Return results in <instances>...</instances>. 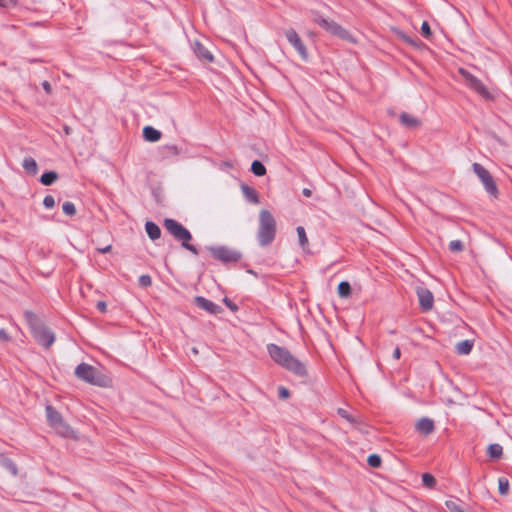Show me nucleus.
<instances>
[{
	"mask_svg": "<svg viewBox=\"0 0 512 512\" xmlns=\"http://www.w3.org/2000/svg\"><path fill=\"white\" fill-rule=\"evenodd\" d=\"M9 468H10V471L12 472L13 475L17 474V468H16V466L13 463L9 464Z\"/></svg>",
	"mask_w": 512,
	"mask_h": 512,
	"instance_id": "44",
	"label": "nucleus"
},
{
	"mask_svg": "<svg viewBox=\"0 0 512 512\" xmlns=\"http://www.w3.org/2000/svg\"><path fill=\"white\" fill-rule=\"evenodd\" d=\"M449 249L454 253L462 252L464 250V244L460 240H452L449 243Z\"/></svg>",
	"mask_w": 512,
	"mask_h": 512,
	"instance_id": "29",
	"label": "nucleus"
},
{
	"mask_svg": "<svg viewBox=\"0 0 512 512\" xmlns=\"http://www.w3.org/2000/svg\"><path fill=\"white\" fill-rule=\"evenodd\" d=\"M0 340L3 342H8L10 340L8 333L4 329H0Z\"/></svg>",
	"mask_w": 512,
	"mask_h": 512,
	"instance_id": "39",
	"label": "nucleus"
},
{
	"mask_svg": "<svg viewBox=\"0 0 512 512\" xmlns=\"http://www.w3.org/2000/svg\"><path fill=\"white\" fill-rule=\"evenodd\" d=\"M13 5H15L14 0H0V7L8 8Z\"/></svg>",
	"mask_w": 512,
	"mask_h": 512,
	"instance_id": "38",
	"label": "nucleus"
},
{
	"mask_svg": "<svg viewBox=\"0 0 512 512\" xmlns=\"http://www.w3.org/2000/svg\"><path fill=\"white\" fill-rule=\"evenodd\" d=\"M225 303H227V306L230 307V309H234V307L232 306V304L228 303V300H225Z\"/></svg>",
	"mask_w": 512,
	"mask_h": 512,
	"instance_id": "50",
	"label": "nucleus"
},
{
	"mask_svg": "<svg viewBox=\"0 0 512 512\" xmlns=\"http://www.w3.org/2000/svg\"><path fill=\"white\" fill-rule=\"evenodd\" d=\"M242 191L249 201H251L254 204L259 203L258 193L255 191V189L249 186H243Z\"/></svg>",
	"mask_w": 512,
	"mask_h": 512,
	"instance_id": "23",
	"label": "nucleus"
},
{
	"mask_svg": "<svg viewBox=\"0 0 512 512\" xmlns=\"http://www.w3.org/2000/svg\"><path fill=\"white\" fill-rule=\"evenodd\" d=\"M459 74L464 78L466 85L485 99L491 98V93L484 83L467 70L460 68Z\"/></svg>",
	"mask_w": 512,
	"mask_h": 512,
	"instance_id": "9",
	"label": "nucleus"
},
{
	"mask_svg": "<svg viewBox=\"0 0 512 512\" xmlns=\"http://www.w3.org/2000/svg\"><path fill=\"white\" fill-rule=\"evenodd\" d=\"M313 21L322 27L328 33L337 36L338 38L345 40L347 42L355 43L356 39L353 35L340 24L335 22L332 19L325 18L318 12H313Z\"/></svg>",
	"mask_w": 512,
	"mask_h": 512,
	"instance_id": "5",
	"label": "nucleus"
},
{
	"mask_svg": "<svg viewBox=\"0 0 512 512\" xmlns=\"http://www.w3.org/2000/svg\"><path fill=\"white\" fill-rule=\"evenodd\" d=\"M58 178V174L54 171L45 172L41 176V183L45 186L53 184Z\"/></svg>",
	"mask_w": 512,
	"mask_h": 512,
	"instance_id": "25",
	"label": "nucleus"
},
{
	"mask_svg": "<svg viewBox=\"0 0 512 512\" xmlns=\"http://www.w3.org/2000/svg\"><path fill=\"white\" fill-rule=\"evenodd\" d=\"M193 51L198 58L209 62L213 61V55L200 42L196 41L193 44Z\"/></svg>",
	"mask_w": 512,
	"mask_h": 512,
	"instance_id": "15",
	"label": "nucleus"
},
{
	"mask_svg": "<svg viewBox=\"0 0 512 512\" xmlns=\"http://www.w3.org/2000/svg\"><path fill=\"white\" fill-rule=\"evenodd\" d=\"M193 353L197 354L198 350L196 348L193 349Z\"/></svg>",
	"mask_w": 512,
	"mask_h": 512,
	"instance_id": "52",
	"label": "nucleus"
},
{
	"mask_svg": "<svg viewBox=\"0 0 512 512\" xmlns=\"http://www.w3.org/2000/svg\"><path fill=\"white\" fill-rule=\"evenodd\" d=\"M422 482L425 486L432 488V487H434L436 480L433 475H431L429 473H424L422 475Z\"/></svg>",
	"mask_w": 512,
	"mask_h": 512,
	"instance_id": "31",
	"label": "nucleus"
},
{
	"mask_svg": "<svg viewBox=\"0 0 512 512\" xmlns=\"http://www.w3.org/2000/svg\"><path fill=\"white\" fill-rule=\"evenodd\" d=\"M472 168L474 173L482 182L487 193L493 197H497L498 188L490 172L479 163H473Z\"/></svg>",
	"mask_w": 512,
	"mask_h": 512,
	"instance_id": "8",
	"label": "nucleus"
},
{
	"mask_svg": "<svg viewBox=\"0 0 512 512\" xmlns=\"http://www.w3.org/2000/svg\"><path fill=\"white\" fill-rule=\"evenodd\" d=\"M139 284L142 287H149L152 284V279L149 275H142L139 277Z\"/></svg>",
	"mask_w": 512,
	"mask_h": 512,
	"instance_id": "36",
	"label": "nucleus"
},
{
	"mask_svg": "<svg viewBox=\"0 0 512 512\" xmlns=\"http://www.w3.org/2000/svg\"><path fill=\"white\" fill-rule=\"evenodd\" d=\"M97 308H98L101 312H103V313H104V312H106V308H107L106 303H105V302H103V301H99V302L97 303Z\"/></svg>",
	"mask_w": 512,
	"mask_h": 512,
	"instance_id": "40",
	"label": "nucleus"
},
{
	"mask_svg": "<svg viewBox=\"0 0 512 512\" xmlns=\"http://www.w3.org/2000/svg\"><path fill=\"white\" fill-rule=\"evenodd\" d=\"M22 166L28 174L36 175L38 173L37 162L32 157L25 158L23 160Z\"/></svg>",
	"mask_w": 512,
	"mask_h": 512,
	"instance_id": "20",
	"label": "nucleus"
},
{
	"mask_svg": "<svg viewBox=\"0 0 512 512\" xmlns=\"http://www.w3.org/2000/svg\"><path fill=\"white\" fill-rule=\"evenodd\" d=\"M416 292L422 310L430 311L434 304V297L432 292L424 287H418Z\"/></svg>",
	"mask_w": 512,
	"mask_h": 512,
	"instance_id": "12",
	"label": "nucleus"
},
{
	"mask_svg": "<svg viewBox=\"0 0 512 512\" xmlns=\"http://www.w3.org/2000/svg\"><path fill=\"white\" fill-rule=\"evenodd\" d=\"M285 36L288 42L296 49L300 57L303 60H307L308 52L298 33L294 29H289L285 32Z\"/></svg>",
	"mask_w": 512,
	"mask_h": 512,
	"instance_id": "10",
	"label": "nucleus"
},
{
	"mask_svg": "<svg viewBox=\"0 0 512 512\" xmlns=\"http://www.w3.org/2000/svg\"><path fill=\"white\" fill-rule=\"evenodd\" d=\"M75 374L79 379L92 385L107 387L111 383L109 377L102 374L96 367L86 363L79 364L75 369Z\"/></svg>",
	"mask_w": 512,
	"mask_h": 512,
	"instance_id": "4",
	"label": "nucleus"
},
{
	"mask_svg": "<svg viewBox=\"0 0 512 512\" xmlns=\"http://www.w3.org/2000/svg\"><path fill=\"white\" fill-rule=\"evenodd\" d=\"M225 303H227V306L230 307V309H234V307L232 306V304L228 303V300H225Z\"/></svg>",
	"mask_w": 512,
	"mask_h": 512,
	"instance_id": "48",
	"label": "nucleus"
},
{
	"mask_svg": "<svg viewBox=\"0 0 512 512\" xmlns=\"http://www.w3.org/2000/svg\"><path fill=\"white\" fill-rule=\"evenodd\" d=\"M42 86L47 93H51V85L48 81H44Z\"/></svg>",
	"mask_w": 512,
	"mask_h": 512,
	"instance_id": "42",
	"label": "nucleus"
},
{
	"mask_svg": "<svg viewBox=\"0 0 512 512\" xmlns=\"http://www.w3.org/2000/svg\"><path fill=\"white\" fill-rule=\"evenodd\" d=\"M225 303H227V306L230 307V309H234V307L232 306V304L228 303V300H225Z\"/></svg>",
	"mask_w": 512,
	"mask_h": 512,
	"instance_id": "49",
	"label": "nucleus"
},
{
	"mask_svg": "<svg viewBox=\"0 0 512 512\" xmlns=\"http://www.w3.org/2000/svg\"><path fill=\"white\" fill-rule=\"evenodd\" d=\"M111 248H112L111 245H107L106 247L99 249V252L100 253H107V252L111 251Z\"/></svg>",
	"mask_w": 512,
	"mask_h": 512,
	"instance_id": "43",
	"label": "nucleus"
},
{
	"mask_svg": "<svg viewBox=\"0 0 512 512\" xmlns=\"http://www.w3.org/2000/svg\"><path fill=\"white\" fill-rule=\"evenodd\" d=\"M225 303H227V306L230 307V309H234V307L232 306V304L228 303V300H225Z\"/></svg>",
	"mask_w": 512,
	"mask_h": 512,
	"instance_id": "46",
	"label": "nucleus"
},
{
	"mask_svg": "<svg viewBox=\"0 0 512 512\" xmlns=\"http://www.w3.org/2000/svg\"><path fill=\"white\" fill-rule=\"evenodd\" d=\"M337 292L340 298H348L351 295V286L349 282H340L337 288Z\"/></svg>",
	"mask_w": 512,
	"mask_h": 512,
	"instance_id": "24",
	"label": "nucleus"
},
{
	"mask_svg": "<svg viewBox=\"0 0 512 512\" xmlns=\"http://www.w3.org/2000/svg\"><path fill=\"white\" fill-rule=\"evenodd\" d=\"M211 253L214 258L223 262H236L241 258L239 252L226 247L212 248Z\"/></svg>",
	"mask_w": 512,
	"mask_h": 512,
	"instance_id": "11",
	"label": "nucleus"
},
{
	"mask_svg": "<svg viewBox=\"0 0 512 512\" xmlns=\"http://www.w3.org/2000/svg\"><path fill=\"white\" fill-rule=\"evenodd\" d=\"M400 357H401V351H400V349H399L398 347H396V348L394 349V351H393V358H394L395 360H399V359H400Z\"/></svg>",
	"mask_w": 512,
	"mask_h": 512,
	"instance_id": "41",
	"label": "nucleus"
},
{
	"mask_svg": "<svg viewBox=\"0 0 512 512\" xmlns=\"http://www.w3.org/2000/svg\"><path fill=\"white\" fill-rule=\"evenodd\" d=\"M225 303H227V306L230 307V309H234V307L232 306V304L228 303V300H225Z\"/></svg>",
	"mask_w": 512,
	"mask_h": 512,
	"instance_id": "47",
	"label": "nucleus"
},
{
	"mask_svg": "<svg viewBox=\"0 0 512 512\" xmlns=\"http://www.w3.org/2000/svg\"><path fill=\"white\" fill-rule=\"evenodd\" d=\"M337 413L340 417L344 418L345 420H347L349 423L353 424L354 426H357L358 424H360V420L358 418L354 417L353 415L349 414L348 411L345 410L344 408H338Z\"/></svg>",
	"mask_w": 512,
	"mask_h": 512,
	"instance_id": "26",
	"label": "nucleus"
},
{
	"mask_svg": "<svg viewBox=\"0 0 512 512\" xmlns=\"http://www.w3.org/2000/svg\"><path fill=\"white\" fill-rule=\"evenodd\" d=\"M421 34L426 39H429L432 36V31L427 21H424L421 25Z\"/></svg>",
	"mask_w": 512,
	"mask_h": 512,
	"instance_id": "32",
	"label": "nucleus"
},
{
	"mask_svg": "<svg viewBox=\"0 0 512 512\" xmlns=\"http://www.w3.org/2000/svg\"><path fill=\"white\" fill-rule=\"evenodd\" d=\"M400 121L403 125H405L409 128H415L420 125V121L418 118H416L410 114H407V113H402L400 115Z\"/></svg>",
	"mask_w": 512,
	"mask_h": 512,
	"instance_id": "19",
	"label": "nucleus"
},
{
	"mask_svg": "<svg viewBox=\"0 0 512 512\" xmlns=\"http://www.w3.org/2000/svg\"><path fill=\"white\" fill-rule=\"evenodd\" d=\"M368 464L371 467H379L381 464V458L378 455H370L368 457Z\"/></svg>",
	"mask_w": 512,
	"mask_h": 512,
	"instance_id": "34",
	"label": "nucleus"
},
{
	"mask_svg": "<svg viewBox=\"0 0 512 512\" xmlns=\"http://www.w3.org/2000/svg\"><path fill=\"white\" fill-rule=\"evenodd\" d=\"M62 209L66 215L73 216L76 214V208L72 202H69V201L65 202L62 205Z\"/></svg>",
	"mask_w": 512,
	"mask_h": 512,
	"instance_id": "30",
	"label": "nucleus"
},
{
	"mask_svg": "<svg viewBox=\"0 0 512 512\" xmlns=\"http://www.w3.org/2000/svg\"><path fill=\"white\" fill-rule=\"evenodd\" d=\"M165 229L177 240L182 242V246L193 254L197 255V249L189 244L192 236L191 233L179 222L174 219H165L164 221Z\"/></svg>",
	"mask_w": 512,
	"mask_h": 512,
	"instance_id": "6",
	"label": "nucleus"
},
{
	"mask_svg": "<svg viewBox=\"0 0 512 512\" xmlns=\"http://www.w3.org/2000/svg\"><path fill=\"white\" fill-rule=\"evenodd\" d=\"M296 232L298 235L299 244L302 247L303 250L308 251L309 250V240L306 235L305 229L302 226H298L296 228Z\"/></svg>",
	"mask_w": 512,
	"mask_h": 512,
	"instance_id": "21",
	"label": "nucleus"
},
{
	"mask_svg": "<svg viewBox=\"0 0 512 512\" xmlns=\"http://www.w3.org/2000/svg\"><path fill=\"white\" fill-rule=\"evenodd\" d=\"M415 428L419 433L427 436L434 431L435 426L433 420L424 417L417 421Z\"/></svg>",
	"mask_w": 512,
	"mask_h": 512,
	"instance_id": "14",
	"label": "nucleus"
},
{
	"mask_svg": "<svg viewBox=\"0 0 512 512\" xmlns=\"http://www.w3.org/2000/svg\"><path fill=\"white\" fill-rule=\"evenodd\" d=\"M46 415L49 422V425L56 430L62 436L65 437H73L74 431L71 429L69 425H67L60 413L55 410L52 406L46 407Z\"/></svg>",
	"mask_w": 512,
	"mask_h": 512,
	"instance_id": "7",
	"label": "nucleus"
},
{
	"mask_svg": "<svg viewBox=\"0 0 512 512\" xmlns=\"http://www.w3.org/2000/svg\"><path fill=\"white\" fill-rule=\"evenodd\" d=\"M171 149H172L175 153H177V152H178V151H177V147H176V146H172V147H171Z\"/></svg>",
	"mask_w": 512,
	"mask_h": 512,
	"instance_id": "51",
	"label": "nucleus"
},
{
	"mask_svg": "<svg viewBox=\"0 0 512 512\" xmlns=\"http://www.w3.org/2000/svg\"><path fill=\"white\" fill-rule=\"evenodd\" d=\"M267 351L269 356L279 366L287 369L297 376H304L306 374L305 365L293 356L285 347L270 343L267 345Z\"/></svg>",
	"mask_w": 512,
	"mask_h": 512,
	"instance_id": "1",
	"label": "nucleus"
},
{
	"mask_svg": "<svg viewBox=\"0 0 512 512\" xmlns=\"http://www.w3.org/2000/svg\"><path fill=\"white\" fill-rule=\"evenodd\" d=\"M43 205L48 208V209H51L55 206V199L52 195H46L43 199Z\"/></svg>",
	"mask_w": 512,
	"mask_h": 512,
	"instance_id": "35",
	"label": "nucleus"
},
{
	"mask_svg": "<svg viewBox=\"0 0 512 512\" xmlns=\"http://www.w3.org/2000/svg\"><path fill=\"white\" fill-rule=\"evenodd\" d=\"M251 171L256 176H264L266 174L265 166L260 161H258V160H255V161L252 162Z\"/></svg>",
	"mask_w": 512,
	"mask_h": 512,
	"instance_id": "27",
	"label": "nucleus"
},
{
	"mask_svg": "<svg viewBox=\"0 0 512 512\" xmlns=\"http://www.w3.org/2000/svg\"><path fill=\"white\" fill-rule=\"evenodd\" d=\"M302 192H303V195L306 196V197H310L311 196V190L308 189V188H304Z\"/></svg>",
	"mask_w": 512,
	"mask_h": 512,
	"instance_id": "45",
	"label": "nucleus"
},
{
	"mask_svg": "<svg viewBox=\"0 0 512 512\" xmlns=\"http://www.w3.org/2000/svg\"><path fill=\"white\" fill-rule=\"evenodd\" d=\"M276 235V221L268 210L259 212L258 241L261 246L269 245Z\"/></svg>",
	"mask_w": 512,
	"mask_h": 512,
	"instance_id": "2",
	"label": "nucleus"
},
{
	"mask_svg": "<svg viewBox=\"0 0 512 512\" xmlns=\"http://www.w3.org/2000/svg\"><path fill=\"white\" fill-rule=\"evenodd\" d=\"M446 507H447L451 512H464V511L460 508V505H459L456 501H453V500L446 501Z\"/></svg>",
	"mask_w": 512,
	"mask_h": 512,
	"instance_id": "33",
	"label": "nucleus"
},
{
	"mask_svg": "<svg viewBox=\"0 0 512 512\" xmlns=\"http://www.w3.org/2000/svg\"><path fill=\"white\" fill-rule=\"evenodd\" d=\"M26 320L36 341L40 345L49 348L55 341V335L32 312L26 313Z\"/></svg>",
	"mask_w": 512,
	"mask_h": 512,
	"instance_id": "3",
	"label": "nucleus"
},
{
	"mask_svg": "<svg viewBox=\"0 0 512 512\" xmlns=\"http://www.w3.org/2000/svg\"><path fill=\"white\" fill-rule=\"evenodd\" d=\"M143 137L148 142H157L161 138V132L151 126H146L143 129Z\"/></svg>",
	"mask_w": 512,
	"mask_h": 512,
	"instance_id": "16",
	"label": "nucleus"
},
{
	"mask_svg": "<svg viewBox=\"0 0 512 512\" xmlns=\"http://www.w3.org/2000/svg\"><path fill=\"white\" fill-rule=\"evenodd\" d=\"M509 487H510V484H509V481L507 478L500 477L498 479V490L501 495H503V496L507 495L509 492Z\"/></svg>",
	"mask_w": 512,
	"mask_h": 512,
	"instance_id": "28",
	"label": "nucleus"
},
{
	"mask_svg": "<svg viewBox=\"0 0 512 512\" xmlns=\"http://www.w3.org/2000/svg\"><path fill=\"white\" fill-rule=\"evenodd\" d=\"M278 393H279V397L281 399H287L290 396L289 390L287 388H285V387H279L278 388Z\"/></svg>",
	"mask_w": 512,
	"mask_h": 512,
	"instance_id": "37",
	"label": "nucleus"
},
{
	"mask_svg": "<svg viewBox=\"0 0 512 512\" xmlns=\"http://www.w3.org/2000/svg\"><path fill=\"white\" fill-rule=\"evenodd\" d=\"M195 303L197 304L198 307L212 314H217L222 311L219 305L201 296L195 298Z\"/></svg>",
	"mask_w": 512,
	"mask_h": 512,
	"instance_id": "13",
	"label": "nucleus"
},
{
	"mask_svg": "<svg viewBox=\"0 0 512 512\" xmlns=\"http://www.w3.org/2000/svg\"><path fill=\"white\" fill-rule=\"evenodd\" d=\"M145 230L150 239L156 240L161 236V230L157 224L152 221H147L145 224Z\"/></svg>",
	"mask_w": 512,
	"mask_h": 512,
	"instance_id": "17",
	"label": "nucleus"
},
{
	"mask_svg": "<svg viewBox=\"0 0 512 512\" xmlns=\"http://www.w3.org/2000/svg\"><path fill=\"white\" fill-rule=\"evenodd\" d=\"M473 348V341L463 340L455 345V350L459 355H468Z\"/></svg>",
	"mask_w": 512,
	"mask_h": 512,
	"instance_id": "18",
	"label": "nucleus"
},
{
	"mask_svg": "<svg viewBox=\"0 0 512 512\" xmlns=\"http://www.w3.org/2000/svg\"><path fill=\"white\" fill-rule=\"evenodd\" d=\"M487 452L491 458L499 459L503 454V448L501 445L494 443L488 446Z\"/></svg>",
	"mask_w": 512,
	"mask_h": 512,
	"instance_id": "22",
	"label": "nucleus"
}]
</instances>
